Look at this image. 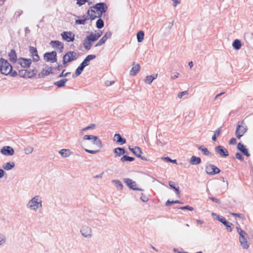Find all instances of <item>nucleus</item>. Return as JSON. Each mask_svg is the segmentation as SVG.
<instances>
[{"label": "nucleus", "mask_w": 253, "mask_h": 253, "mask_svg": "<svg viewBox=\"0 0 253 253\" xmlns=\"http://www.w3.org/2000/svg\"><path fill=\"white\" fill-rule=\"evenodd\" d=\"M42 207V198L40 196H35L27 204V207L34 211Z\"/></svg>", "instance_id": "1"}, {"label": "nucleus", "mask_w": 253, "mask_h": 253, "mask_svg": "<svg viewBox=\"0 0 253 253\" xmlns=\"http://www.w3.org/2000/svg\"><path fill=\"white\" fill-rule=\"evenodd\" d=\"M237 231L239 234V242L241 246L244 249H248L249 247V244L247 241L248 235L243 229L240 227H236Z\"/></svg>", "instance_id": "2"}, {"label": "nucleus", "mask_w": 253, "mask_h": 253, "mask_svg": "<svg viewBox=\"0 0 253 253\" xmlns=\"http://www.w3.org/2000/svg\"><path fill=\"white\" fill-rule=\"evenodd\" d=\"M12 69V66L7 60L3 58H0V72L1 74L8 75Z\"/></svg>", "instance_id": "3"}, {"label": "nucleus", "mask_w": 253, "mask_h": 253, "mask_svg": "<svg viewBox=\"0 0 253 253\" xmlns=\"http://www.w3.org/2000/svg\"><path fill=\"white\" fill-rule=\"evenodd\" d=\"M78 56L76 52L71 51L67 52L63 57L64 67H66L67 63L71 62L76 60Z\"/></svg>", "instance_id": "4"}, {"label": "nucleus", "mask_w": 253, "mask_h": 253, "mask_svg": "<svg viewBox=\"0 0 253 253\" xmlns=\"http://www.w3.org/2000/svg\"><path fill=\"white\" fill-rule=\"evenodd\" d=\"M84 140H92V143L95 145L99 149L103 147V145L101 140L97 136L92 135H85L83 137Z\"/></svg>", "instance_id": "5"}, {"label": "nucleus", "mask_w": 253, "mask_h": 253, "mask_svg": "<svg viewBox=\"0 0 253 253\" xmlns=\"http://www.w3.org/2000/svg\"><path fill=\"white\" fill-rule=\"evenodd\" d=\"M247 126L243 121L241 122V124H238L236 130V136L238 139H240L247 131Z\"/></svg>", "instance_id": "6"}, {"label": "nucleus", "mask_w": 253, "mask_h": 253, "mask_svg": "<svg viewBox=\"0 0 253 253\" xmlns=\"http://www.w3.org/2000/svg\"><path fill=\"white\" fill-rule=\"evenodd\" d=\"M205 170L206 173L210 175H215L220 172V169L212 164H207L206 166Z\"/></svg>", "instance_id": "7"}, {"label": "nucleus", "mask_w": 253, "mask_h": 253, "mask_svg": "<svg viewBox=\"0 0 253 253\" xmlns=\"http://www.w3.org/2000/svg\"><path fill=\"white\" fill-rule=\"evenodd\" d=\"M43 57L44 59L47 62L50 61L54 63L57 61V53L55 51L45 53Z\"/></svg>", "instance_id": "8"}, {"label": "nucleus", "mask_w": 253, "mask_h": 253, "mask_svg": "<svg viewBox=\"0 0 253 253\" xmlns=\"http://www.w3.org/2000/svg\"><path fill=\"white\" fill-rule=\"evenodd\" d=\"M61 36L63 40L67 42H73L75 40V34L71 32H63L61 33Z\"/></svg>", "instance_id": "9"}, {"label": "nucleus", "mask_w": 253, "mask_h": 253, "mask_svg": "<svg viewBox=\"0 0 253 253\" xmlns=\"http://www.w3.org/2000/svg\"><path fill=\"white\" fill-rule=\"evenodd\" d=\"M128 149L137 157L144 161H147V159L145 157L141 156L142 152L140 147L135 146L134 148H131L130 146H129Z\"/></svg>", "instance_id": "10"}, {"label": "nucleus", "mask_w": 253, "mask_h": 253, "mask_svg": "<svg viewBox=\"0 0 253 253\" xmlns=\"http://www.w3.org/2000/svg\"><path fill=\"white\" fill-rule=\"evenodd\" d=\"M124 182L126 184L129 189L135 190L142 191L143 190L141 188L136 187V183L132 179L126 178L124 179Z\"/></svg>", "instance_id": "11"}, {"label": "nucleus", "mask_w": 253, "mask_h": 253, "mask_svg": "<svg viewBox=\"0 0 253 253\" xmlns=\"http://www.w3.org/2000/svg\"><path fill=\"white\" fill-rule=\"evenodd\" d=\"M215 152L222 157H227L229 156L228 150L223 146L218 145L214 148Z\"/></svg>", "instance_id": "12"}, {"label": "nucleus", "mask_w": 253, "mask_h": 253, "mask_svg": "<svg viewBox=\"0 0 253 253\" xmlns=\"http://www.w3.org/2000/svg\"><path fill=\"white\" fill-rule=\"evenodd\" d=\"M80 232L82 236L85 238H90L92 236L91 229L86 225L83 226Z\"/></svg>", "instance_id": "13"}, {"label": "nucleus", "mask_w": 253, "mask_h": 253, "mask_svg": "<svg viewBox=\"0 0 253 253\" xmlns=\"http://www.w3.org/2000/svg\"><path fill=\"white\" fill-rule=\"evenodd\" d=\"M91 8L95 9L97 12H102V13H105L108 7L106 4L104 2H99L95 4Z\"/></svg>", "instance_id": "14"}, {"label": "nucleus", "mask_w": 253, "mask_h": 253, "mask_svg": "<svg viewBox=\"0 0 253 253\" xmlns=\"http://www.w3.org/2000/svg\"><path fill=\"white\" fill-rule=\"evenodd\" d=\"M53 48H57L59 50V52L61 53L63 51L64 49V44L63 42L59 41H51L49 43Z\"/></svg>", "instance_id": "15"}, {"label": "nucleus", "mask_w": 253, "mask_h": 253, "mask_svg": "<svg viewBox=\"0 0 253 253\" xmlns=\"http://www.w3.org/2000/svg\"><path fill=\"white\" fill-rule=\"evenodd\" d=\"M32 63V60L31 59H27L23 57H20L18 59V64L23 68H27L30 67Z\"/></svg>", "instance_id": "16"}, {"label": "nucleus", "mask_w": 253, "mask_h": 253, "mask_svg": "<svg viewBox=\"0 0 253 253\" xmlns=\"http://www.w3.org/2000/svg\"><path fill=\"white\" fill-rule=\"evenodd\" d=\"M0 153L5 156H12L14 153V150L10 146H5L1 149Z\"/></svg>", "instance_id": "17"}, {"label": "nucleus", "mask_w": 253, "mask_h": 253, "mask_svg": "<svg viewBox=\"0 0 253 253\" xmlns=\"http://www.w3.org/2000/svg\"><path fill=\"white\" fill-rule=\"evenodd\" d=\"M111 36L112 33L110 31L107 32L103 37L96 43L95 45V47L101 46L105 43L107 39L111 38Z\"/></svg>", "instance_id": "18"}, {"label": "nucleus", "mask_w": 253, "mask_h": 253, "mask_svg": "<svg viewBox=\"0 0 253 253\" xmlns=\"http://www.w3.org/2000/svg\"><path fill=\"white\" fill-rule=\"evenodd\" d=\"M29 52L33 57L34 61L37 62L40 60V56L38 55V51L36 47L30 46L29 47Z\"/></svg>", "instance_id": "19"}, {"label": "nucleus", "mask_w": 253, "mask_h": 253, "mask_svg": "<svg viewBox=\"0 0 253 253\" xmlns=\"http://www.w3.org/2000/svg\"><path fill=\"white\" fill-rule=\"evenodd\" d=\"M237 149L246 156H250V154L249 153L248 149L241 143L240 142L238 144Z\"/></svg>", "instance_id": "20"}, {"label": "nucleus", "mask_w": 253, "mask_h": 253, "mask_svg": "<svg viewBox=\"0 0 253 253\" xmlns=\"http://www.w3.org/2000/svg\"><path fill=\"white\" fill-rule=\"evenodd\" d=\"M140 66L139 64L133 62L132 67L130 71V74L132 76H135L140 71Z\"/></svg>", "instance_id": "21"}, {"label": "nucleus", "mask_w": 253, "mask_h": 253, "mask_svg": "<svg viewBox=\"0 0 253 253\" xmlns=\"http://www.w3.org/2000/svg\"><path fill=\"white\" fill-rule=\"evenodd\" d=\"M114 140L116 141L117 143L120 145H123L126 143V139L125 138L122 137L121 134L119 133L115 134Z\"/></svg>", "instance_id": "22"}, {"label": "nucleus", "mask_w": 253, "mask_h": 253, "mask_svg": "<svg viewBox=\"0 0 253 253\" xmlns=\"http://www.w3.org/2000/svg\"><path fill=\"white\" fill-rule=\"evenodd\" d=\"M96 58V55L93 54H89L83 60V61L81 64L84 67H85L86 66L88 65L89 62L90 60H93Z\"/></svg>", "instance_id": "23"}, {"label": "nucleus", "mask_w": 253, "mask_h": 253, "mask_svg": "<svg viewBox=\"0 0 253 253\" xmlns=\"http://www.w3.org/2000/svg\"><path fill=\"white\" fill-rule=\"evenodd\" d=\"M8 57L9 60L13 62L16 63L17 60V54L14 49H12L8 53Z\"/></svg>", "instance_id": "24"}, {"label": "nucleus", "mask_w": 253, "mask_h": 253, "mask_svg": "<svg viewBox=\"0 0 253 253\" xmlns=\"http://www.w3.org/2000/svg\"><path fill=\"white\" fill-rule=\"evenodd\" d=\"M115 153V157L117 158L123 155L126 153V150L124 148L117 147L113 150Z\"/></svg>", "instance_id": "25"}, {"label": "nucleus", "mask_w": 253, "mask_h": 253, "mask_svg": "<svg viewBox=\"0 0 253 253\" xmlns=\"http://www.w3.org/2000/svg\"><path fill=\"white\" fill-rule=\"evenodd\" d=\"M53 69L50 67L48 70L42 69V71L39 73L38 77L39 78H42L45 76H48L50 74H52Z\"/></svg>", "instance_id": "26"}, {"label": "nucleus", "mask_w": 253, "mask_h": 253, "mask_svg": "<svg viewBox=\"0 0 253 253\" xmlns=\"http://www.w3.org/2000/svg\"><path fill=\"white\" fill-rule=\"evenodd\" d=\"M220 222L226 226L227 230L229 232L232 231V226H233V224L228 222L225 217H223Z\"/></svg>", "instance_id": "27"}, {"label": "nucleus", "mask_w": 253, "mask_h": 253, "mask_svg": "<svg viewBox=\"0 0 253 253\" xmlns=\"http://www.w3.org/2000/svg\"><path fill=\"white\" fill-rule=\"evenodd\" d=\"M190 163L191 165H198L201 163V159L200 157L193 156L190 159Z\"/></svg>", "instance_id": "28"}, {"label": "nucleus", "mask_w": 253, "mask_h": 253, "mask_svg": "<svg viewBox=\"0 0 253 253\" xmlns=\"http://www.w3.org/2000/svg\"><path fill=\"white\" fill-rule=\"evenodd\" d=\"M198 149L201 151L204 155L212 156L213 154L210 152L208 149L204 146H200L198 147Z\"/></svg>", "instance_id": "29"}, {"label": "nucleus", "mask_w": 253, "mask_h": 253, "mask_svg": "<svg viewBox=\"0 0 253 253\" xmlns=\"http://www.w3.org/2000/svg\"><path fill=\"white\" fill-rule=\"evenodd\" d=\"M68 81L67 79L64 78L54 83V84L58 87H62L65 86L66 83Z\"/></svg>", "instance_id": "30"}, {"label": "nucleus", "mask_w": 253, "mask_h": 253, "mask_svg": "<svg viewBox=\"0 0 253 253\" xmlns=\"http://www.w3.org/2000/svg\"><path fill=\"white\" fill-rule=\"evenodd\" d=\"M59 153L63 158H67L71 154V152L69 149H62L59 151Z\"/></svg>", "instance_id": "31"}, {"label": "nucleus", "mask_w": 253, "mask_h": 253, "mask_svg": "<svg viewBox=\"0 0 253 253\" xmlns=\"http://www.w3.org/2000/svg\"><path fill=\"white\" fill-rule=\"evenodd\" d=\"M232 46L236 50L240 49L242 46L241 41L239 39L235 40L232 43Z\"/></svg>", "instance_id": "32"}, {"label": "nucleus", "mask_w": 253, "mask_h": 253, "mask_svg": "<svg viewBox=\"0 0 253 253\" xmlns=\"http://www.w3.org/2000/svg\"><path fill=\"white\" fill-rule=\"evenodd\" d=\"M15 167V163L13 162H7L2 166V168L6 170H9Z\"/></svg>", "instance_id": "33"}, {"label": "nucleus", "mask_w": 253, "mask_h": 253, "mask_svg": "<svg viewBox=\"0 0 253 253\" xmlns=\"http://www.w3.org/2000/svg\"><path fill=\"white\" fill-rule=\"evenodd\" d=\"M82 19H77L75 21L76 24L84 25L86 21L89 19L88 16L84 15Z\"/></svg>", "instance_id": "34"}, {"label": "nucleus", "mask_w": 253, "mask_h": 253, "mask_svg": "<svg viewBox=\"0 0 253 253\" xmlns=\"http://www.w3.org/2000/svg\"><path fill=\"white\" fill-rule=\"evenodd\" d=\"M97 37L98 36L96 34H94L93 33H91L89 35L87 36L86 38L92 43V42L98 40Z\"/></svg>", "instance_id": "35"}, {"label": "nucleus", "mask_w": 253, "mask_h": 253, "mask_svg": "<svg viewBox=\"0 0 253 253\" xmlns=\"http://www.w3.org/2000/svg\"><path fill=\"white\" fill-rule=\"evenodd\" d=\"M169 186H170V187L171 188L173 189L175 191L176 195L179 196L180 194L179 187L178 186L176 187L175 186V183L173 181H171L169 182Z\"/></svg>", "instance_id": "36"}, {"label": "nucleus", "mask_w": 253, "mask_h": 253, "mask_svg": "<svg viewBox=\"0 0 253 253\" xmlns=\"http://www.w3.org/2000/svg\"><path fill=\"white\" fill-rule=\"evenodd\" d=\"M112 182L115 184L117 189L122 190L123 189V185L119 180H113Z\"/></svg>", "instance_id": "37"}, {"label": "nucleus", "mask_w": 253, "mask_h": 253, "mask_svg": "<svg viewBox=\"0 0 253 253\" xmlns=\"http://www.w3.org/2000/svg\"><path fill=\"white\" fill-rule=\"evenodd\" d=\"M135 160V158L132 157H130L127 155H124L121 158V161L123 163H124L125 162H133Z\"/></svg>", "instance_id": "38"}, {"label": "nucleus", "mask_w": 253, "mask_h": 253, "mask_svg": "<svg viewBox=\"0 0 253 253\" xmlns=\"http://www.w3.org/2000/svg\"><path fill=\"white\" fill-rule=\"evenodd\" d=\"M136 37L138 42H141L144 39V32L143 31H139L137 32Z\"/></svg>", "instance_id": "39"}, {"label": "nucleus", "mask_w": 253, "mask_h": 253, "mask_svg": "<svg viewBox=\"0 0 253 253\" xmlns=\"http://www.w3.org/2000/svg\"><path fill=\"white\" fill-rule=\"evenodd\" d=\"M36 75V71L35 70H27V73H26V78H32L34 77Z\"/></svg>", "instance_id": "40"}, {"label": "nucleus", "mask_w": 253, "mask_h": 253, "mask_svg": "<svg viewBox=\"0 0 253 253\" xmlns=\"http://www.w3.org/2000/svg\"><path fill=\"white\" fill-rule=\"evenodd\" d=\"M83 44L85 49L87 50H89L92 45V43L86 38L84 39Z\"/></svg>", "instance_id": "41"}, {"label": "nucleus", "mask_w": 253, "mask_h": 253, "mask_svg": "<svg viewBox=\"0 0 253 253\" xmlns=\"http://www.w3.org/2000/svg\"><path fill=\"white\" fill-rule=\"evenodd\" d=\"M84 68L82 65L80 64L75 71V74L76 76H79L84 71Z\"/></svg>", "instance_id": "42"}, {"label": "nucleus", "mask_w": 253, "mask_h": 253, "mask_svg": "<svg viewBox=\"0 0 253 253\" xmlns=\"http://www.w3.org/2000/svg\"><path fill=\"white\" fill-rule=\"evenodd\" d=\"M104 26V23L103 20L99 18L96 22V26L98 29H101Z\"/></svg>", "instance_id": "43"}, {"label": "nucleus", "mask_w": 253, "mask_h": 253, "mask_svg": "<svg viewBox=\"0 0 253 253\" xmlns=\"http://www.w3.org/2000/svg\"><path fill=\"white\" fill-rule=\"evenodd\" d=\"M95 9H94L93 8H91V7H90L87 12V15L89 17V19H90L91 20V16H95L94 14L95 13Z\"/></svg>", "instance_id": "44"}, {"label": "nucleus", "mask_w": 253, "mask_h": 253, "mask_svg": "<svg viewBox=\"0 0 253 253\" xmlns=\"http://www.w3.org/2000/svg\"><path fill=\"white\" fill-rule=\"evenodd\" d=\"M96 127V125L94 124H91L89 126L84 128L82 129V132L83 131L89 130V129H94Z\"/></svg>", "instance_id": "45"}, {"label": "nucleus", "mask_w": 253, "mask_h": 253, "mask_svg": "<svg viewBox=\"0 0 253 253\" xmlns=\"http://www.w3.org/2000/svg\"><path fill=\"white\" fill-rule=\"evenodd\" d=\"M34 148L32 147L28 146L24 149L25 153L26 154H30L32 153Z\"/></svg>", "instance_id": "46"}, {"label": "nucleus", "mask_w": 253, "mask_h": 253, "mask_svg": "<svg viewBox=\"0 0 253 253\" xmlns=\"http://www.w3.org/2000/svg\"><path fill=\"white\" fill-rule=\"evenodd\" d=\"M153 80L154 78L152 79L151 76L148 75L146 77L145 82L147 84H150L152 83Z\"/></svg>", "instance_id": "47"}, {"label": "nucleus", "mask_w": 253, "mask_h": 253, "mask_svg": "<svg viewBox=\"0 0 253 253\" xmlns=\"http://www.w3.org/2000/svg\"><path fill=\"white\" fill-rule=\"evenodd\" d=\"M27 73V70L22 69L19 71V75L21 78H26V73Z\"/></svg>", "instance_id": "48"}, {"label": "nucleus", "mask_w": 253, "mask_h": 253, "mask_svg": "<svg viewBox=\"0 0 253 253\" xmlns=\"http://www.w3.org/2000/svg\"><path fill=\"white\" fill-rule=\"evenodd\" d=\"M65 71V70L64 69L62 71V73L60 74L58 76V78L66 77L71 74V72H67L66 73H64Z\"/></svg>", "instance_id": "49"}, {"label": "nucleus", "mask_w": 253, "mask_h": 253, "mask_svg": "<svg viewBox=\"0 0 253 253\" xmlns=\"http://www.w3.org/2000/svg\"><path fill=\"white\" fill-rule=\"evenodd\" d=\"M211 216L213 217H215L216 219H217L218 221H220L221 219L223 218V216H220L215 213H212Z\"/></svg>", "instance_id": "50"}, {"label": "nucleus", "mask_w": 253, "mask_h": 253, "mask_svg": "<svg viewBox=\"0 0 253 253\" xmlns=\"http://www.w3.org/2000/svg\"><path fill=\"white\" fill-rule=\"evenodd\" d=\"M84 151L89 154H95L100 152V149L97 150H91L87 149H84Z\"/></svg>", "instance_id": "51"}, {"label": "nucleus", "mask_w": 253, "mask_h": 253, "mask_svg": "<svg viewBox=\"0 0 253 253\" xmlns=\"http://www.w3.org/2000/svg\"><path fill=\"white\" fill-rule=\"evenodd\" d=\"M210 196L209 197V198L210 199H211L212 202H215L217 204L220 203V201L219 199L212 197L211 194H210Z\"/></svg>", "instance_id": "52"}, {"label": "nucleus", "mask_w": 253, "mask_h": 253, "mask_svg": "<svg viewBox=\"0 0 253 253\" xmlns=\"http://www.w3.org/2000/svg\"><path fill=\"white\" fill-rule=\"evenodd\" d=\"M178 209H180V210H189V211H191L193 210V208L192 207L189 206H183V207H180L178 208Z\"/></svg>", "instance_id": "53"}, {"label": "nucleus", "mask_w": 253, "mask_h": 253, "mask_svg": "<svg viewBox=\"0 0 253 253\" xmlns=\"http://www.w3.org/2000/svg\"><path fill=\"white\" fill-rule=\"evenodd\" d=\"M87 2H88L87 0H77V4L80 6H82Z\"/></svg>", "instance_id": "54"}, {"label": "nucleus", "mask_w": 253, "mask_h": 253, "mask_svg": "<svg viewBox=\"0 0 253 253\" xmlns=\"http://www.w3.org/2000/svg\"><path fill=\"white\" fill-rule=\"evenodd\" d=\"M235 157L237 159L240 160L241 161H243L244 160L243 156L241 153L239 152H237L235 154Z\"/></svg>", "instance_id": "55"}, {"label": "nucleus", "mask_w": 253, "mask_h": 253, "mask_svg": "<svg viewBox=\"0 0 253 253\" xmlns=\"http://www.w3.org/2000/svg\"><path fill=\"white\" fill-rule=\"evenodd\" d=\"M103 13H102V12H97L98 15H95L93 16L92 15L91 16V20H93L96 18H101Z\"/></svg>", "instance_id": "56"}, {"label": "nucleus", "mask_w": 253, "mask_h": 253, "mask_svg": "<svg viewBox=\"0 0 253 253\" xmlns=\"http://www.w3.org/2000/svg\"><path fill=\"white\" fill-rule=\"evenodd\" d=\"M164 159L168 162H170L173 164H176L177 161L176 160H172L169 157H165Z\"/></svg>", "instance_id": "57"}, {"label": "nucleus", "mask_w": 253, "mask_h": 253, "mask_svg": "<svg viewBox=\"0 0 253 253\" xmlns=\"http://www.w3.org/2000/svg\"><path fill=\"white\" fill-rule=\"evenodd\" d=\"M186 94H188V91H184L179 92L177 96L178 98H181L183 96L186 95Z\"/></svg>", "instance_id": "58"}, {"label": "nucleus", "mask_w": 253, "mask_h": 253, "mask_svg": "<svg viewBox=\"0 0 253 253\" xmlns=\"http://www.w3.org/2000/svg\"><path fill=\"white\" fill-rule=\"evenodd\" d=\"M5 242V237L0 233V245H2Z\"/></svg>", "instance_id": "59"}, {"label": "nucleus", "mask_w": 253, "mask_h": 253, "mask_svg": "<svg viewBox=\"0 0 253 253\" xmlns=\"http://www.w3.org/2000/svg\"><path fill=\"white\" fill-rule=\"evenodd\" d=\"M140 199L144 202H146L148 201V198L144 196L143 193H141V196L140 197Z\"/></svg>", "instance_id": "60"}, {"label": "nucleus", "mask_w": 253, "mask_h": 253, "mask_svg": "<svg viewBox=\"0 0 253 253\" xmlns=\"http://www.w3.org/2000/svg\"><path fill=\"white\" fill-rule=\"evenodd\" d=\"M229 143L230 145H235V144H236V139L234 137L232 138L230 140Z\"/></svg>", "instance_id": "61"}, {"label": "nucleus", "mask_w": 253, "mask_h": 253, "mask_svg": "<svg viewBox=\"0 0 253 253\" xmlns=\"http://www.w3.org/2000/svg\"><path fill=\"white\" fill-rule=\"evenodd\" d=\"M9 75H10L11 77H14L17 75V73L16 71H13L12 69Z\"/></svg>", "instance_id": "62"}, {"label": "nucleus", "mask_w": 253, "mask_h": 253, "mask_svg": "<svg viewBox=\"0 0 253 253\" xmlns=\"http://www.w3.org/2000/svg\"><path fill=\"white\" fill-rule=\"evenodd\" d=\"M219 135V134H217L216 132L215 131L213 135L212 136V140L213 141H215L217 138V137H218Z\"/></svg>", "instance_id": "63"}, {"label": "nucleus", "mask_w": 253, "mask_h": 253, "mask_svg": "<svg viewBox=\"0 0 253 253\" xmlns=\"http://www.w3.org/2000/svg\"><path fill=\"white\" fill-rule=\"evenodd\" d=\"M172 204H174L173 201H170V200H168L166 202L165 205L166 206H170Z\"/></svg>", "instance_id": "64"}]
</instances>
